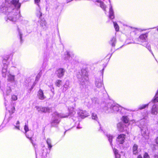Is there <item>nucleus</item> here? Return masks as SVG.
<instances>
[{
  "instance_id": "f257e3e1",
  "label": "nucleus",
  "mask_w": 158,
  "mask_h": 158,
  "mask_svg": "<svg viewBox=\"0 0 158 158\" xmlns=\"http://www.w3.org/2000/svg\"><path fill=\"white\" fill-rule=\"evenodd\" d=\"M129 125H128V126H127L126 125H124L122 122H119L117 124V127L119 131L120 132H123L124 131L127 132V134H129V132L127 130H125L124 128L125 127H127Z\"/></svg>"
},
{
  "instance_id": "f03ea898",
  "label": "nucleus",
  "mask_w": 158,
  "mask_h": 158,
  "mask_svg": "<svg viewBox=\"0 0 158 158\" xmlns=\"http://www.w3.org/2000/svg\"><path fill=\"white\" fill-rule=\"evenodd\" d=\"M126 135L124 134H121L118 135L117 138V141L120 144H123L125 142Z\"/></svg>"
},
{
  "instance_id": "7ed1b4c3",
  "label": "nucleus",
  "mask_w": 158,
  "mask_h": 158,
  "mask_svg": "<svg viewBox=\"0 0 158 158\" xmlns=\"http://www.w3.org/2000/svg\"><path fill=\"white\" fill-rule=\"evenodd\" d=\"M65 70L63 68L58 69L56 72V73L58 78H61L64 75Z\"/></svg>"
},
{
  "instance_id": "20e7f679",
  "label": "nucleus",
  "mask_w": 158,
  "mask_h": 158,
  "mask_svg": "<svg viewBox=\"0 0 158 158\" xmlns=\"http://www.w3.org/2000/svg\"><path fill=\"white\" fill-rule=\"evenodd\" d=\"M11 4L18 9H19L21 6V3L19 2V0H12Z\"/></svg>"
},
{
  "instance_id": "39448f33",
  "label": "nucleus",
  "mask_w": 158,
  "mask_h": 158,
  "mask_svg": "<svg viewBox=\"0 0 158 158\" xmlns=\"http://www.w3.org/2000/svg\"><path fill=\"white\" fill-rule=\"evenodd\" d=\"M81 75L82 78L85 77L86 81L88 80V74L87 71L85 69H81Z\"/></svg>"
},
{
  "instance_id": "423d86ee",
  "label": "nucleus",
  "mask_w": 158,
  "mask_h": 158,
  "mask_svg": "<svg viewBox=\"0 0 158 158\" xmlns=\"http://www.w3.org/2000/svg\"><path fill=\"white\" fill-rule=\"evenodd\" d=\"M132 152L133 154L136 155L139 153L138 146L136 144H134L132 147Z\"/></svg>"
},
{
  "instance_id": "0eeeda50",
  "label": "nucleus",
  "mask_w": 158,
  "mask_h": 158,
  "mask_svg": "<svg viewBox=\"0 0 158 158\" xmlns=\"http://www.w3.org/2000/svg\"><path fill=\"white\" fill-rule=\"evenodd\" d=\"M151 113L153 115H156L158 113V108L156 105H153L151 109Z\"/></svg>"
},
{
  "instance_id": "6e6552de",
  "label": "nucleus",
  "mask_w": 158,
  "mask_h": 158,
  "mask_svg": "<svg viewBox=\"0 0 158 158\" xmlns=\"http://www.w3.org/2000/svg\"><path fill=\"white\" fill-rule=\"evenodd\" d=\"M37 96L39 98L40 100H43L46 98L44 96L43 91L40 89L38 92Z\"/></svg>"
},
{
  "instance_id": "1a4fd4ad",
  "label": "nucleus",
  "mask_w": 158,
  "mask_h": 158,
  "mask_svg": "<svg viewBox=\"0 0 158 158\" xmlns=\"http://www.w3.org/2000/svg\"><path fill=\"white\" fill-rule=\"evenodd\" d=\"M9 58V56L8 55H6L4 56L3 59L2 60V63L4 66H6L7 67L9 64V62L8 61V59Z\"/></svg>"
},
{
  "instance_id": "9d476101",
  "label": "nucleus",
  "mask_w": 158,
  "mask_h": 158,
  "mask_svg": "<svg viewBox=\"0 0 158 158\" xmlns=\"http://www.w3.org/2000/svg\"><path fill=\"white\" fill-rule=\"evenodd\" d=\"M121 120L123 123L125 124L128 123L129 122V119L126 115L123 116L121 118Z\"/></svg>"
},
{
  "instance_id": "9b49d317",
  "label": "nucleus",
  "mask_w": 158,
  "mask_h": 158,
  "mask_svg": "<svg viewBox=\"0 0 158 158\" xmlns=\"http://www.w3.org/2000/svg\"><path fill=\"white\" fill-rule=\"evenodd\" d=\"M109 16V18L111 19H113L114 18V12L111 6L110 8Z\"/></svg>"
},
{
  "instance_id": "f8f14e48",
  "label": "nucleus",
  "mask_w": 158,
  "mask_h": 158,
  "mask_svg": "<svg viewBox=\"0 0 158 158\" xmlns=\"http://www.w3.org/2000/svg\"><path fill=\"white\" fill-rule=\"evenodd\" d=\"M111 56V55L108 54L106 57L102 60V62H104L105 65H106L109 61Z\"/></svg>"
},
{
  "instance_id": "ddd939ff",
  "label": "nucleus",
  "mask_w": 158,
  "mask_h": 158,
  "mask_svg": "<svg viewBox=\"0 0 158 158\" xmlns=\"http://www.w3.org/2000/svg\"><path fill=\"white\" fill-rule=\"evenodd\" d=\"M148 36V34L146 33L140 35L139 37V38L140 40H141L143 41H145L147 39Z\"/></svg>"
},
{
  "instance_id": "4468645a",
  "label": "nucleus",
  "mask_w": 158,
  "mask_h": 158,
  "mask_svg": "<svg viewBox=\"0 0 158 158\" xmlns=\"http://www.w3.org/2000/svg\"><path fill=\"white\" fill-rule=\"evenodd\" d=\"M29 134L30 135H29L28 134H26V136L30 140L31 143L33 144V140L32 139V138L33 135V132L31 131L29 132Z\"/></svg>"
},
{
  "instance_id": "2eb2a0df",
  "label": "nucleus",
  "mask_w": 158,
  "mask_h": 158,
  "mask_svg": "<svg viewBox=\"0 0 158 158\" xmlns=\"http://www.w3.org/2000/svg\"><path fill=\"white\" fill-rule=\"evenodd\" d=\"M7 80L9 81H13L15 80V76L9 74L7 76Z\"/></svg>"
},
{
  "instance_id": "dca6fc26",
  "label": "nucleus",
  "mask_w": 158,
  "mask_h": 158,
  "mask_svg": "<svg viewBox=\"0 0 158 158\" xmlns=\"http://www.w3.org/2000/svg\"><path fill=\"white\" fill-rule=\"evenodd\" d=\"M116 40L115 37H113L110 40V44L112 46H114L116 43Z\"/></svg>"
},
{
  "instance_id": "f3484780",
  "label": "nucleus",
  "mask_w": 158,
  "mask_h": 158,
  "mask_svg": "<svg viewBox=\"0 0 158 158\" xmlns=\"http://www.w3.org/2000/svg\"><path fill=\"white\" fill-rule=\"evenodd\" d=\"M41 111L43 112H50V109L48 107H43L40 109Z\"/></svg>"
},
{
  "instance_id": "a211bd4d",
  "label": "nucleus",
  "mask_w": 158,
  "mask_h": 158,
  "mask_svg": "<svg viewBox=\"0 0 158 158\" xmlns=\"http://www.w3.org/2000/svg\"><path fill=\"white\" fill-rule=\"evenodd\" d=\"M62 81L60 80H57L55 82V85L56 86L58 87H60V86L62 85Z\"/></svg>"
},
{
  "instance_id": "6ab92c4d",
  "label": "nucleus",
  "mask_w": 158,
  "mask_h": 158,
  "mask_svg": "<svg viewBox=\"0 0 158 158\" xmlns=\"http://www.w3.org/2000/svg\"><path fill=\"white\" fill-rule=\"evenodd\" d=\"M46 143L48 145V148L49 150L51 149L52 146L51 144V140L50 139H47L46 141Z\"/></svg>"
},
{
  "instance_id": "aec40b11",
  "label": "nucleus",
  "mask_w": 158,
  "mask_h": 158,
  "mask_svg": "<svg viewBox=\"0 0 158 158\" xmlns=\"http://www.w3.org/2000/svg\"><path fill=\"white\" fill-rule=\"evenodd\" d=\"M98 2H99L100 6L105 11H106V6L104 3L102 1H97Z\"/></svg>"
},
{
  "instance_id": "412c9836",
  "label": "nucleus",
  "mask_w": 158,
  "mask_h": 158,
  "mask_svg": "<svg viewBox=\"0 0 158 158\" xmlns=\"http://www.w3.org/2000/svg\"><path fill=\"white\" fill-rule=\"evenodd\" d=\"M152 102L153 103L158 102V95L156 94L153 98L152 100Z\"/></svg>"
},
{
  "instance_id": "4be33fe9",
  "label": "nucleus",
  "mask_w": 158,
  "mask_h": 158,
  "mask_svg": "<svg viewBox=\"0 0 158 158\" xmlns=\"http://www.w3.org/2000/svg\"><path fill=\"white\" fill-rule=\"evenodd\" d=\"M69 114H74L75 113V111L74 110V108L73 107H70L69 108Z\"/></svg>"
},
{
  "instance_id": "5701e85b",
  "label": "nucleus",
  "mask_w": 158,
  "mask_h": 158,
  "mask_svg": "<svg viewBox=\"0 0 158 158\" xmlns=\"http://www.w3.org/2000/svg\"><path fill=\"white\" fill-rule=\"evenodd\" d=\"M120 107V106L117 105L114 106L113 107V110L114 112H118L119 110Z\"/></svg>"
},
{
  "instance_id": "b1692460",
  "label": "nucleus",
  "mask_w": 158,
  "mask_h": 158,
  "mask_svg": "<svg viewBox=\"0 0 158 158\" xmlns=\"http://www.w3.org/2000/svg\"><path fill=\"white\" fill-rule=\"evenodd\" d=\"M95 85L98 88H100L103 85V84L101 82H99L98 81H96Z\"/></svg>"
},
{
  "instance_id": "393cba45",
  "label": "nucleus",
  "mask_w": 158,
  "mask_h": 158,
  "mask_svg": "<svg viewBox=\"0 0 158 158\" xmlns=\"http://www.w3.org/2000/svg\"><path fill=\"white\" fill-rule=\"evenodd\" d=\"M149 105V104H146L143 105L142 106H140L139 108V110H142L146 108H148Z\"/></svg>"
},
{
  "instance_id": "a878e982",
  "label": "nucleus",
  "mask_w": 158,
  "mask_h": 158,
  "mask_svg": "<svg viewBox=\"0 0 158 158\" xmlns=\"http://www.w3.org/2000/svg\"><path fill=\"white\" fill-rule=\"evenodd\" d=\"M15 106H11V108L9 110V112L11 114H12L15 112Z\"/></svg>"
},
{
  "instance_id": "bb28decb",
  "label": "nucleus",
  "mask_w": 158,
  "mask_h": 158,
  "mask_svg": "<svg viewBox=\"0 0 158 158\" xmlns=\"http://www.w3.org/2000/svg\"><path fill=\"white\" fill-rule=\"evenodd\" d=\"M114 28H115V30L117 31H118L119 30V27L117 24V23L115 22H114Z\"/></svg>"
},
{
  "instance_id": "cd10ccee",
  "label": "nucleus",
  "mask_w": 158,
  "mask_h": 158,
  "mask_svg": "<svg viewBox=\"0 0 158 158\" xmlns=\"http://www.w3.org/2000/svg\"><path fill=\"white\" fill-rule=\"evenodd\" d=\"M60 122V120L58 119H56L52 120L51 122V124H58Z\"/></svg>"
},
{
  "instance_id": "c85d7f7f",
  "label": "nucleus",
  "mask_w": 158,
  "mask_h": 158,
  "mask_svg": "<svg viewBox=\"0 0 158 158\" xmlns=\"http://www.w3.org/2000/svg\"><path fill=\"white\" fill-rule=\"evenodd\" d=\"M24 129L25 131V133L26 135V134H29V133H27V132L29 131V128L28 125H25Z\"/></svg>"
},
{
  "instance_id": "c756f323",
  "label": "nucleus",
  "mask_w": 158,
  "mask_h": 158,
  "mask_svg": "<svg viewBox=\"0 0 158 158\" xmlns=\"http://www.w3.org/2000/svg\"><path fill=\"white\" fill-rule=\"evenodd\" d=\"M11 92V89L10 87H8L7 89L6 93L7 95H9Z\"/></svg>"
},
{
  "instance_id": "7c9ffc66",
  "label": "nucleus",
  "mask_w": 158,
  "mask_h": 158,
  "mask_svg": "<svg viewBox=\"0 0 158 158\" xmlns=\"http://www.w3.org/2000/svg\"><path fill=\"white\" fill-rule=\"evenodd\" d=\"M8 19L12 21H16L17 20L16 18H15L13 17L12 16L9 17H8Z\"/></svg>"
},
{
  "instance_id": "2f4dec72",
  "label": "nucleus",
  "mask_w": 158,
  "mask_h": 158,
  "mask_svg": "<svg viewBox=\"0 0 158 158\" xmlns=\"http://www.w3.org/2000/svg\"><path fill=\"white\" fill-rule=\"evenodd\" d=\"M143 158H150V157L148 154L147 152H145L143 155Z\"/></svg>"
},
{
  "instance_id": "473e14b6",
  "label": "nucleus",
  "mask_w": 158,
  "mask_h": 158,
  "mask_svg": "<svg viewBox=\"0 0 158 158\" xmlns=\"http://www.w3.org/2000/svg\"><path fill=\"white\" fill-rule=\"evenodd\" d=\"M11 99L13 101H15L17 99V96L15 95H13L11 96Z\"/></svg>"
},
{
  "instance_id": "72a5a7b5",
  "label": "nucleus",
  "mask_w": 158,
  "mask_h": 158,
  "mask_svg": "<svg viewBox=\"0 0 158 158\" xmlns=\"http://www.w3.org/2000/svg\"><path fill=\"white\" fill-rule=\"evenodd\" d=\"M92 119H94L97 120L98 119L97 115L94 114H92Z\"/></svg>"
},
{
  "instance_id": "f704fd0d",
  "label": "nucleus",
  "mask_w": 158,
  "mask_h": 158,
  "mask_svg": "<svg viewBox=\"0 0 158 158\" xmlns=\"http://www.w3.org/2000/svg\"><path fill=\"white\" fill-rule=\"evenodd\" d=\"M113 151L114 152V154L115 155H116V154H118V151L116 149H115V148H113Z\"/></svg>"
},
{
  "instance_id": "c9c22d12",
  "label": "nucleus",
  "mask_w": 158,
  "mask_h": 158,
  "mask_svg": "<svg viewBox=\"0 0 158 158\" xmlns=\"http://www.w3.org/2000/svg\"><path fill=\"white\" fill-rule=\"evenodd\" d=\"M34 85H33L31 86V87L29 89H28L27 90V92L29 93H30L31 91L32 90V89H33L34 87Z\"/></svg>"
},
{
  "instance_id": "e433bc0d",
  "label": "nucleus",
  "mask_w": 158,
  "mask_h": 158,
  "mask_svg": "<svg viewBox=\"0 0 158 158\" xmlns=\"http://www.w3.org/2000/svg\"><path fill=\"white\" fill-rule=\"evenodd\" d=\"M108 140L111 143L112 141V139L113 138V137L112 136H109L108 137Z\"/></svg>"
},
{
  "instance_id": "4c0bfd02",
  "label": "nucleus",
  "mask_w": 158,
  "mask_h": 158,
  "mask_svg": "<svg viewBox=\"0 0 158 158\" xmlns=\"http://www.w3.org/2000/svg\"><path fill=\"white\" fill-rule=\"evenodd\" d=\"M40 2V0H34V2L35 3L37 4V5H39V3Z\"/></svg>"
},
{
  "instance_id": "58836bf2",
  "label": "nucleus",
  "mask_w": 158,
  "mask_h": 158,
  "mask_svg": "<svg viewBox=\"0 0 158 158\" xmlns=\"http://www.w3.org/2000/svg\"><path fill=\"white\" fill-rule=\"evenodd\" d=\"M115 156L116 158H120L121 157V155L119 153L116 154Z\"/></svg>"
},
{
  "instance_id": "ea45409f",
  "label": "nucleus",
  "mask_w": 158,
  "mask_h": 158,
  "mask_svg": "<svg viewBox=\"0 0 158 158\" xmlns=\"http://www.w3.org/2000/svg\"><path fill=\"white\" fill-rule=\"evenodd\" d=\"M155 142L156 144H158V136L155 139Z\"/></svg>"
},
{
  "instance_id": "a19ab883",
  "label": "nucleus",
  "mask_w": 158,
  "mask_h": 158,
  "mask_svg": "<svg viewBox=\"0 0 158 158\" xmlns=\"http://www.w3.org/2000/svg\"><path fill=\"white\" fill-rule=\"evenodd\" d=\"M137 158H142V157L141 155L139 154V155H138L137 156Z\"/></svg>"
},
{
  "instance_id": "79ce46f5",
  "label": "nucleus",
  "mask_w": 158,
  "mask_h": 158,
  "mask_svg": "<svg viewBox=\"0 0 158 158\" xmlns=\"http://www.w3.org/2000/svg\"><path fill=\"white\" fill-rule=\"evenodd\" d=\"M39 12L40 13L39 17H40L42 16V13L40 11H39Z\"/></svg>"
},
{
  "instance_id": "37998d69",
  "label": "nucleus",
  "mask_w": 158,
  "mask_h": 158,
  "mask_svg": "<svg viewBox=\"0 0 158 158\" xmlns=\"http://www.w3.org/2000/svg\"><path fill=\"white\" fill-rule=\"evenodd\" d=\"M15 127L18 129V130H19V126H15Z\"/></svg>"
},
{
  "instance_id": "c03bdc74",
  "label": "nucleus",
  "mask_w": 158,
  "mask_h": 158,
  "mask_svg": "<svg viewBox=\"0 0 158 158\" xmlns=\"http://www.w3.org/2000/svg\"><path fill=\"white\" fill-rule=\"evenodd\" d=\"M20 39L21 41H22V35L21 34H20Z\"/></svg>"
},
{
  "instance_id": "a18cd8bd",
  "label": "nucleus",
  "mask_w": 158,
  "mask_h": 158,
  "mask_svg": "<svg viewBox=\"0 0 158 158\" xmlns=\"http://www.w3.org/2000/svg\"><path fill=\"white\" fill-rule=\"evenodd\" d=\"M16 124L17 125L18 124H19V121H17Z\"/></svg>"
},
{
  "instance_id": "49530a36",
  "label": "nucleus",
  "mask_w": 158,
  "mask_h": 158,
  "mask_svg": "<svg viewBox=\"0 0 158 158\" xmlns=\"http://www.w3.org/2000/svg\"><path fill=\"white\" fill-rule=\"evenodd\" d=\"M156 94H157V95H158V91L157 92V93H156Z\"/></svg>"
},
{
  "instance_id": "de8ad7c7",
  "label": "nucleus",
  "mask_w": 158,
  "mask_h": 158,
  "mask_svg": "<svg viewBox=\"0 0 158 158\" xmlns=\"http://www.w3.org/2000/svg\"><path fill=\"white\" fill-rule=\"evenodd\" d=\"M156 158H158V156H156Z\"/></svg>"
},
{
  "instance_id": "09e8293b",
  "label": "nucleus",
  "mask_w": 158,
  "mask_h": 158,
  "mask_svg": "<svg viewBox=\"0 0 158 158\" xmlns=\"http://www.w3.org/2000/svg\"><path fill=\"white\" fill-rule=\"evenodd\" d=\"M157 31H158V27L157 28Z\"/></svg>"
}]
</instances>
